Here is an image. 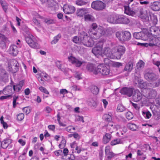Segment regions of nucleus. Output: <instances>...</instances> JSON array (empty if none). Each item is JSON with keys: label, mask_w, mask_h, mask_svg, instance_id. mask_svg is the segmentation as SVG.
<instances>
[{"label": "nucleus", "mask_w": 160, "mask_h": 160, "mask_svg": "<svg viewBox=\"0 0 160 160\" xmlns=\"http://www.w3.org/2000/svg\"><path fill=\"white\" fill-rule=\"evenodd\" d=\"M111 32H109L108 29L105 30L102 28H98L97 24L95 23H93L91 26L88 33L92 38L94 39H97L104 35L109 36Z\"/></svg>", "instance_id": "nucleus-1"}, {"label": "nucleus", "mask_w": 160, "mask_h": 160, "mask_svg": "<svg viewBox=\"0 0 160 160\" xmlns=\"http://www.w3.org/2000/svg\"><path fill=\"white\" fill-rule=\"evenodd\" d=\"M80 38L81 39V43L85 46L88 47H91L94 45V42L92 40L93 38L90 37L87 34L83 32L80 34Z\"/></svg>", "instance_id": "nucleus-2"}, {"label": "nucleus", "mask_w": 160, "mask_h": 160, "mask_svg": "<svg viewBox=\"0 0 160 160\" xmlns=\"http://www.w3.org/2000/svg\"><path fill=\"white\" fill-rule=\"evenodd\" d=\"M80 38L81 39V43L85 46L88 47H91L94 45V42L92 40L93 38L90 37L87 34L83 32L80 34Z\"/></svg>", "instance_id": "nucleus-3"}, {"label": "nucleus", "mask_w": 160, "mask_h": 160, "mask_svg": "<svg viewBox=\"0 0 160 160\" xmlns=\"http://www.w3.org/2000/svg\"><path fill=\"white\" fill-rule=\"evenodd\" d=\"M94 72L95 75L101 74L102 76H107L110 74V70L107 67L103 64H100L97 67V71H95Z\"/></svg>", "instance_id": "nucleus-4"}, {"label": "nucleus", "mask_w": 160, "mask_h": 160, "mask_svg": "<svg viewBox=\"0 0 160 160\" xmlns=\"http://www.w3.org/2000/svg\"><path fill=\"white\" fill-rule=\"evenodd\" d=\"M105 40H103V41H99L92 50V52L95 55H101L102 53V46L103 42L105 41Z\"/></svg>", "instance_id": "nucleus-5"}, {"label": "nucleus", "mask_w": 160, "mask_h": 160, "mask_svg": "<svg viewBox=\"0 0 160 160\" xmlns=\"http://www.w3.org/2000/svg\"><path fill=\"white\" fill-rule=\"evenodd\" d=\"M68 61L77 67H80L84 62L81 59L77 58L72 56L68 58Z\"/></svg>", "instance_id": "nucleus-6"}, {"label": "nucleus", "mask_w": 160, "mask_h": 160, "mask_svg": "<svg viewBox=\"0 0 160 160\" xmlns=\"http://www.w3.org/2000/svg\"><path fill=\"white\" fill-rule=\"evenodd\" d=\"M19 64L17 61L14 59L11 60L8 65L9 70L13 73L16 72L18 70Z\"/></svg>", "instance_id": "nucleus-7"}, {"label": "nucleus", "mask_w": 160, "mask_h": 160, "mask_svg": "<svg viewBox=\"0 0 160 160\" xmlns=\"http://www.w3.org/2000/svg\"><path fill=\"white\" fill-rule=\"evenodd\" d=\"M140 17L142 19L147 21H149V17L151 14L149 10L144 8H140Z\"/></svg>", "instance_id": "nucleus-8"}, {"label": "nucleus", "mask_w": 160, "mask_h": 160, "mask_svg": "<svg viewBox=\"0 0 160 160\" xmlns=\"http://www.w3.org/2000/svg\"><path fill=\"white\" fill-rule=\"evenodd\" d=\"M105 4L100 1H93L92 4V8L97 10H102L105 8Z\"/></svg>", "instance_id": "nucleus-9"}, {"label": "nucleus", "mask_w": 160, "mask_h": 160, "mask_svg": "<svg viewBox=\"0 0 160 160\" xmlns=\"http://www.w3.org/2000/svg\"><path fill=\"white\" fill-rule=\"evenodd\" d=\"M125 48L124 47L122 46H118L116 49V51L114 52V55L115 56L117 59H120L121 56L125 53Z\"/></svg>", "instance_id": "nucleus-10"}, {"label": "nucleus", "mask_w": 160, "mask_h": 160, "mask_svg": "<svg viewBox=\"0 0 160 160\" xmlns=\"http://www.w3.org/2000/svg\"><path fill=\"white\" fill-rule=\"evenodd\" d=\"M144 77L147 80L151 82L156 81L158 78L157 75L152 72H148L146 73L144 75Z\"/></svg>", "instance_id": "nucleus-11"}, {"label": "nucleus", "mask_w": 160, "mask_h": 160, "mask_svg": "<svg viewBox=\"0 0 160 160\" xmlns=\"http://www.w3.org/2000/svg\"><path fill=\"white\" fill-rule=\"evenodd\" d=\"M149 33L152 36L160 37V30L156 26H152L149 28Z\"/></svg>", "instance_id": "nucleus-12"}, {"label": "nucleus", "mask_w": 160, "mask_h": 160, "mask_svg": "<svg viewBox=\"0 0 160 160\" xmlns=\"http://www.w3.org/2000/svg\"><path fill=\"white\" fill-rule=\"evenodd\" d=\"M133 92V88L124 87L121 89L120 92L122 94L130 97L132 95Z\"/></svg>", "instance_id": "nucleus-13"}, {"label": "nucleus", "mask_w": 160, "mask_h": 160, "mask_svg": "<svg viewBox=\"0 0 160 160\" xmlns=\"http://www.w3.org/2000/svg\"><path fill=\"white\" fill-rule=\"evenodd\" d=\"M158 38V37H153L152 36L148 38L147 40L149 41V46L151 47H153L157 45L158 44H160V41Z\"/></svg>", "instance_id": "nucleus-14"}, {"label": "nucleus", "mask_w": 160, "mask_h": 160, "mask_svg": "<svg viewBox=\"0 0 160 160\" xmlns=\"http://www.w3.org/2000/svg\"><path fill=\"white\" fill-rule=\"evenodd\" d=\"M63 11L66 14H72L75 11V8L72 5H65L63 8Z\"/></svg>", "instance_id": "nucleus-15"}, {"label": "nucleus", "mask_w": 160, "mask_h": 160, "mask_svg": "<svg viewBox=\"0 0 160 160\" xmlns=\"http://www.w3.org/2000/svg\"><path fill=\"white\" fill-rule=\"evenodd\" d=\"M130 22V20L128 17L123 15L118 16V23L128 24Z\"/></svg>", "instance_id": "nucleus-16"}, {"label": "nucleus", "mask_w": 160, "mask_h": 160, "mask_svg": "<svg viewBox=\"0 0 160 160\" xmlns=\"http://www.w3.org/2000/svg\"><path fill=\"white\" fill-rule=\"evenodd\" d=\"M25 40L31 47L35 48L38 47V43L35 42L34 39L31 38L29 37H26Z\"/></svg>", "instance_id": "nucleus-17"}, {"label": "nucleus", "mask_w": 160, "mask_h": 160, "mask_svg": "<svg viewBox=\"0 0 160 160\" xmlns=\"http://www.w3.org/2000/svg\"><path fill=\"white\" fill-rule=\"evenodd\" d=\"M17 47L15 45H12L9 48L8 50L9 53L10 54L15 56L18 53V50Z\"/></svg>", "instance_id": "nucleus-18"}, {"label": "nucleus", "mask_w": 160, "mask_h": 160, "mask_svg": "<svg viewBox=\"0 0 160 160\" xmlns=\"http://www.w3.org/2000/svg\"><path fill=\"white\" fill-rule=\"evenodd\" d=\"M132 98L134 101L137 102L142 99V96L139 91L136 90L135 94L132 96Z\"/></svg>", "instance_id": "nucleus-19"}, {"label": "nucleus", "mask_w": 160, "mask_h": 160, "mask_svg": "<svg viewBox=\"0 0 160 160\" xmlns=\"http://www.w3.org/2000/svg\"><path fill=\"white\" fill-rule=\"evenodd\" d=\"M133 37L137 39H142V40H146L144 37H147V36L142 32L134 33L133 34Z\"/></svg>", "instance_id": "nucleus-20"}, {"label": "nucleus", "mask_w": 160, "mask_h": 160, "mask_svg": "<svg viewBox=\"0 0 160 160\" xmlns=\"http://www.w3.org/2000/svg\"><path fill=\"white\" fill-rule=\"evenodd\" d=\"M133 63L132 61H130L127 63L123 69V71H126L128 74L131 72L133 69Z\"/></svg>", "instance_id": "nucleus-21"}, {"label": "nucleus", "mask_w": 160, "mask_h": 160, "mask_svg": "<svg viewBox=\"0 0 160 160\" xmlns=\"http://www.w3.org/2000/svg\"><path fill=\"white\" fill-rule=\"evenodd\" d=\"M7 40V38L2 34H0V47L2 49L6 48V42Z\"/></svg>", "instance_id": "nucleus-22"}, {"label": "nucleus", "mask_w": 160, "mask_h": 160, "mask_svg": "<svg viewBox=\"0 0 160 160\" xmlns=\"http://www.w3.org/2000/svg\"><path fill=\"white\" fill-rule=\"evenodd\" d=\"M12 141L10 139H5L2 141L1 143V146L3 149H6L8 147L11 146L10 144L11 143Z\"/></svg>", "instance_id": "nucleus-23"}, {"label": "nucleus", "mask_w": 160, "mask_h": 160, "mask_svg": "<svg viewBox=\"0 0 160 160\" xmlns=\"http://www.w3.org/2000/svg\"><path fill=\"white\" fill-rule=\"evenodd\" d=\"M24 82V81L22 80L20 81L19 83L16 85H13V90L14 91H15L16 92H19L23 85Z\"/></svg>", "instance_id": "nucleus-24"}, {"label": "nucleus", "mask_w": 160, "mask_h": 160, "mask_svg": "<svg viewBox=\"0 0 160 160\" xmlns=\"http://www.w3.org/2000/svg\"><path fill=\"white\" fill-rule=\"evenodd\" d=\"M102 53L106 55L107 57L110 58H112V53L111 52V50L110 48L108 47H105L104 48L103 51H102Z\"/></svg>", "instance_id": "nucleus-25"}, {"label": "nucleus", "mask_w": 160, "mask_h": 160, "mask_svg": "<svg viewBox=\"0 0 160 160\" xmlns=\"http://www.w3.org/2000/svg\"><path fill=\"white\" fill-rule=\"evenodd\" d=\"M13 87L11 86H7L3 90V92L4 94L10 95L11 96L12 93Z\"/></svg>", "instance_id": "nucleus-26"}, {"label": "nucleus", "mask_w": 160, "mask_h": 160, "mask_svg": "<svg viewBox=\"0 0 160 160\" xmlns=\"http://www.w3.org/2000/svg\"><path fill=\"white\" fill-rule=\"evenodd\" d=\"M88 12L87 9L82 8L78 9L77 11V15L80 17H82L83 15Z\"/></svg>", "instance_id": "nucleus-27"}, {"label": "nucleus", "mask_w": 160, "mask_h": 160, "mask_svg": "<svg viewBox=\"0 0 160 160\" xmlns=\"http://www.w3.org/2000/svg\"><path fill=\"white\" fill-rule=\"evenodd\" d=\"M111 135L109 133H106L103 136L102 139V142L104 144H106L108 143L111 140Z\"/></svg>", "instance_id": "nucleus-28"}, {"label": "nucleus", "mask_w": 160, "mask_h": 160, "mask_svg": "<svg viewBox=\"0 0 160 160\" xmlns=\"http://www.w3.org/2000/svg\"><path fill=\"white\" fill-rule=\"evenodd\" d=\"M124 8L125 13L127 15L133 16L135 14V12L133 10H131L128 6H125Z\"/></svg>", "instance_id": "nucleus-29"}, {"label": "nucleus", "mask_w": 160, "mask_h": 160, "mask_svg": "<svg viewBox=\"0 0 160 160\" xmlns=\"http://www.w3.org/2000/svg\"><path fill=\"white\" fill-rule=\"evenodd\" d=\"M87 69L90 71L93 72V74H95V71H97V67L95 68L93 64L88 63L87 66Z\"/></svg>", "instance_id": "nucleus-30"}, {"label": "nucleus", "mask_w": 160, "mask_h": 160, "mask_svg": "<svg viewBox=\"0 0 160 160\" xmlns=\"http://www.w3.org/2000/svg\"><path fill=\"white\" fill-rule=\"evenodd\" d=\"M157 95V92L154 90H150L148 91V95L147 96L149 99L154 98Z\"/></svg>", "instance_id": "nucleus-31"}, {"label": "nucleus", "mask_w": 160, "mask_h": 160, "mask_svg": "<svg viewBox=\"0 0 160 160\" xmlns=\"http://www.w3.org/2000/svg\"><path fill=\"white\" fill-rule=\"evenodd\" d=\"M152 8L155 11H158L160 10V2H155L152 5Z\"/></svg>", "instance_id": "nucleus-32"}, {"label": "nucleus", "mask_w": 160, "mask_h": 160, "mask_svg": "<svg viewBox=\"0 0 160 160\" xmlns=\"http://www.w3.org/2000/svg\"><path fill=\"white\" fill-rule=\"evenodd\" d=\"M118 16H111L108 19V21L112 23L116 24L118 23Z\"/></svg>", "instance_id": "nucleus-33"}, {"label": "nucleus", "mask_w": 160, "mask_h": 160, "mask_svg": "<svg viewBox=\"0 0 160 160\" xmlns=\"http://www.w3.org/2000/svg\"><path fill=\"white\" fill-rule=\"evenodd\" d=\"M123 37L124 41L129 40L131 38V34L130 33L127 31H123Z\"/></svg>", "instance_id": "nucleus-34"}, {"label": "nucleus", "mask_w": 160, "mask_h": 160, "mask_svg": "<svg viewBox=\"0 0 160 160\" xmlns=\"http://www.w3.org/2000/svg\"><path fill=\"white\" fill-rule=\"evenodd\" d=\"M139 85L140 87V88H144V89H148L149 88V85L150 84H151L150 83H148L147 82H142L141 81V82H139Z\"/></svg>", "instance_id": "nucleus-35"}, {"label": "nucleus", "mask_w": 160, "mask_h": 160, "mask_svg": "<svg viewBox=\"0 0 160 160\" xmlns=\"http://www.w3.org/2000/svg\"><path fill=\"white\" fill-rule=\"evenodd\" d=\"M144 66V63L141 60L136 65L135 70L138 71H140L143 68Z\"/></svg>", "instance_id": "nucleus-36"}, {"label": "nucleus", "mask_w": 160, "mask_h": 160, "mask_svg": "<svg viewBox=\"0 0 160 160\" xmlns=\"http://www.w3.org/2000/svg\"><path fill=\"white\" fill-rule=\"evenodd\" d=\"M122 141L121 139L116 138L112 140L110 144L111 145L114 146L117 144L122 143Z\"/></svg>", "instance_id": "nucleus-37"}, {"label": "nucleus", "mask_w": 160, "mask_h": 160, "mask_svg": "<svg viewBox=\"0 0 160 160\" xmlns=\"http://www.w3.org/2000/svg\"><path fill=\"white\" fill-rule=\"evenodd\" d=\"M135 78L136 80L137 81V82L139 83V82H141V79H140L141 76L140 73V71H137L135 70Z\"/></svg>", "instance_id": "nucleus-38"}, {"label": "nucleus", "mask_w": 160, "mask_h": 160, "mask_svg": "<svg viewBox=\"0 0 160 160\" xmlns=\"http://www.w3.org/2000/svg\"><path fill=\"white\" fill-rule=\"evenodd\" d=\"M127 126L130 129L133 131H136L138 128V126L136 125L131 123L128 124Z\"/></svg>", "instance_id": "nucleus-39"}, {"label": "nucleus", "mask_w": 160, "mask_h": 160, "mask_svg": "<svg viewBox=\"0 0 160 160\" xmlns=\"http://www.w3.org/2000/svg\"><path fill=\"white\" fill-rule=\"evenodd\" d=\"M0 76L1 79L3 81H4L6 80L8 78V75L7 74L6 71L4 70H2V72Z\"/></svg>", "instance_id": "nucleus-40"}, {"label": "nucleus", "mask_w": 160, "mask_h": 160, "mask_svg": "<svg viewBox=\"0 0 160 160\" xmlns=\"http://www.w3.org/2000/svg\"><path fill=\"white\" fill-rule=\"evenodd\" d=\"M84 18L86 21H93L95 20L94 17L90 14L85 15L84 16Z\"/></svg>", "instance_id": "nucleus-41"}, {"label": "nucleus", "mask_w": 160, "mask_h": 160, "mask_svg": "<svg viewBox=\"0 0 160 160\" xmlns=\"http://www.w3.org/2000/svg\"><path fill=\"white\" fill-rule=\"evenodd\" d=\"M0 3L4 11L6 12L8 8V4L3 0H0Z\"/></svg>", "instance_id": "nucleus-42"}, {"label": "nucleus", "mask_w": 160, "mask_h": 160, "mask_svg": "<svg viewBox=\"0 0 160 160\" xmlns=\"http://www.w3.org/2000/svg\"><path fill=\"white\" fill-rule=\"evenodd\" d=\"M142 113L145 118L147 119L149 118L152 116L150 112L148 111H142Z\"/></svg>", "instance_id": "nucleus-43"}, {"label": "nucleus", "mask_w": 160, "mask_h": 160, "mask_svg": "<svg viewBox=\"0 0 160 160\" xmlns=\"http://www.w3.org/2000/svg\"><path fill=\"white\" fill-rule=\"evenodd\" d=\"M91 92L94 94H97L99 92V89L96 86H92L91 89Z\"/></svg>", "instance_id": "nucleus-44"}, {"label": "nucleus", "mask_w": 160, "mask_h": 160, "mask_svg": "<svg viewBox=\"0 0 160 160\" xmlns=\"http://www.w3.org/2000/svg\"><path fill=\"white\" fill-rule=\"evenodd\" d=\"M150 17V20L152 21L153 24H156L158 22L157 17L153 14L151 15Z\"/></svg>", "instance_id": "nucleus-45"}, {"label": "nucleus", "mask_w": 160, "mask_h": 160, "mask_svg": "<svg viewBox=\"0 0 160 160\" xmlns=\"http://www.w3.org/2000/svg\"><path fill=\"white\" fill-rule=\"evenodd\" d=\"M103 118L105 120L108 122H110L112 120V116L109 114H106L103 116Z\"/></svg>", "instance_id": "nucleus-46"}, {"label": "nucleus", "mask_w": 160, "mask_h": 160, "mask_svg": "<svg viewBox=\"0 0 160 160\" xmlns=\"http://www.w3.org/2000/svg\"><path fill=\"white\" fill-rule=\"evenodd\" d=\"M80 38V35L79 37H78L77 36H75L73 37V41L74 42L76 43H81L82 41Z\"/></svg>", "instance_id": "nucleus-47"}, {"label": "nucleus", "mask_w": 160, "mask_h": 160, "mask_svg": "<svg viewBox=\"0 0 160 160\" xmlns=\"http://www.w3.org/2000/svg\"><path fill=\"white\" fill-rule=\"evenodd\" d=\"M125 108L121 104L118 105L117 108V110L118 112H122L125 111Z\"/></svg>", "instance_id": "nucleus-48"}, {"label": "nucleus", "mask_w": 160, "mask_h": 160, "mask_svg": "<svg viewBox=\"0 0 160 160\" xmlns=\"http://www.w3.org/2000/svg\"><path fill=\"white\" fill-rule=\"evenodd\" d=\"M61 35L58 34L54 38V39L51 42L52 44H55L58 41L59 39L60 38Z\"/></svg>", "instance_id": "nucleus-49"}, {"label": "nucleus", "mask_w": 160, "mask_h": 160, "mask_svg": "<svg viewBox=\"0 0 160 160\" xmlns=\"http://www.w3.org/2000/svg\"><path fill=\"white\" fill-rule=\"evenodd\" d=\"M76 4L79 6H82L86 5L87 2L83 1L82 0H76Z\"/></svg>", "instance_id": "nucleus-50"}, {"label": "nucleus", "mask_w": 160, "mask_h": 160, "mask_svg": "<svg viewBox=\"0 0 160 160\" xmlns=\"http://www.w3.org/2000/svg\"><path fill=\"white\" fill-rule=\"evenodd\" d=\"M106 154L108 156L107 158L108 159L107 160H111V159L115 156V154L112 152H108Z\"/></svg>", "instance_id": "nucleus-51"}, {"label": "nucleus", "mask_w": 160, "mask_h": 160, "mask_svg": "<svg viewBox=\"0 0 160 160\" xmlns=\"http://www.w3.org/2000/svg\"><path fill=\"white\" fill-rule=\"evenodd\" d=\"M126 116L127 119L128 120L132 119L133 117V115L132 113L130 112H127L126 113Z\"/></svg>", "instance_id": "nucleus-52"}, {"label": "nucleus", "mask_w": 160, "mask_h": 160, "mask_svg": "<svg viewBox=\"0 0 160 160\" xmlns=\"http://www.w3.org/2000/svg\"><path fill=\"white\" fill-rule=\"evenodd\" d=\"M112 64L113 67L116 68H119L122 65V63L117 62H112Z\"/></svg>", "instance_id": "nucleus-53"}, {"label": "nucleus", "mask_w": 160, "mask_h": 160, "mask_svg": "<svg viewBox=\"0 0 160 160\" xmlns=\"http://www.w3.org/2000/svg\"><path fill=\"white\" fill-rule=\"evenodd\" d=\"M42 3H46L49 7L52 6V4L50 0H40Z\"/></svg>", "instance_id": "nucleus-54"}, {"label": "nucleus", "mask_w": 160, "mask_h": 160, "mask_svg": "<svg viewBox=\"0 0 160 160\" xmlns=\"http://www.w3.org/2000/svg\"><path fill=\"white\" fill-rule=\"evenodd\" d=\"M24 117V115L22 113H19L17 115V120L18 121H21L22 120Z\"/></svg>", "instance_id": "nucleus-55"}, {"label": "nucleus", "mask_w": 160, "mask_h": 160, "mask_svg": "<svg viewBox=\"0 0 160 160\" xmlns=\"http://www.w3.org/2000/svg\"><path fill=\"white\" fill-rule=\"evenodd\" d=\"M39 89L40 91L43 92L46 94H49V92L45 88L43 87H40L39 88Z\"/></svg>", "instance_id": "nucleus-56"}, {"label": "nucleus", "mask_w": 160, "mask_h": 160, "mask_svg": "<svg viewBox=\"0 0 160 160\" xmlns=\"http://www.w3.org/2000/svg\"><path fill=\"white\" fill-rule=\"evenodd\" d=\"M45 22L48 24H52L54 23V21L53 20L48 19H46L45 20Z\"/></svg>", "instance_id": "nucleus-57"}, {"label": "nucleus", "mask_w": 160, "mask_h": 160, "mask_svg": "<svg viewBox=\"0 0 160 160\" xmlns=\"http://www.w3.org/2000/svg\"><path fill=\"white\" fill-rule=\"evenodd\" d=\"M160 85V80L158 79L155 82L153 83L152 86L153 87H157Z\"/></svg>", "instance_id": "nucleus-58"}, {"label": "nucleus", "mask_w": 160, "mask_h": 160, "mask_svg": "<svg viewBox=\"0 0 160 160\" xmlns=\"http://www.w3.org/2000/svg\"><path fill=\"white\" fill-rule=\"evenodd\" d=\"M56 65L58 67V68L60 69L61 70L63 71L64 70V69L62 68V65L60 63V62L59 61H58L56 62Z\"/></svg>", "instance_id": "nucleus-59"}, {"label": "nucleus", "mask_w": 160, "mask_h": 160, "mask_svg": "<svg viewBox=\"0 0 160 160\" xmlns=\"http://www.w3.org/2000/svg\"><path fill=\"white\" fill-rule=\"evenodd\" d=\"M104 62L106 64H108L109 65L110 64H112V62L108 58H105L104 60Z\"/></svg>", "instance_id": "nucleus-60"}, {"label": "nucleus", "mask_w": 160, "mask_h": 160, "mask_svg": "<svg viewBox=\"0 0 160 160\" xmlns=\"http://www.w3.org/2000/svg\"><path fill=\"white\" fill-rule=\"evenodd\" d=\"M33 21L34 23L37 26H40V22L36 18H33Z\"/></svg>", "instance_id": "nucleus-61"}, {"label": "nucleus", "mask_w": 160, "mask_h": 160, "mask_svg": "<svg viewBox=\"0 0 160 160\" xmlns=\"http://www.w3.org/2000/svg\"><path fill=\"white\" fill-rule=\"evenodd\" d=\"M111 148L109 146H106L105 148V154L110 152Z\"/></svg>", "instance_id": "nucleus-62"}, {"label": "nucleus", "mask_w": 160, "mask_h": 160, "mask_svg": "<svg viewBox=\"0 0 160 160\" xmlns=\"http://www.w3.org/2000/svg\"><path fill=\"white\" fill-rule=\"evenodd\" d=\"M23 110L27 114H29L30 112V110L28 107H25L23 108Z\"/></svg>", "instance_id": "nucleus-63"}, {"label": "nucleus", "mask_w": 160, "mask_h": 160, "mask_svg": "<svg viewBox=\"0 0 160 160\" xmlns=\"http://www.w3.org/2000/svg\"><path fill=\"white\" fill-rule=\"evenodd\" d=\"M77 139H79L80 138L79 135L77 133L75 132L73 133V137Z\"/></svg>", "instance_id": "nucleus-64"}]
</instances>
